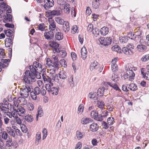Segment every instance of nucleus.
I'll use <instances>...</instances> for the list:
<instances>
[{
    "instance_id": "obj_1",
    "label": "nucleus",
    "mask_w": 149,
    "mask_h": 149,
    "mask_svg": "<svg viewBox=\"0 0 149 149\" xmlns=\"http://www.w3.org/2000/svg\"><path fill=\"white\" fill-rule=\"evenodd\" d=\"M46 93V91L45 89H41L38 87H36L31 92L30 95L31 98L33 100H37V95L40 94L42 96H44Z\"/></svg>"
},
{
    "instance_id": "obj_2",
    "label": "nucleus",
    "mask_w": 149,
    "mask_h": 149,
    "mask_svg": "<svg viewBox=\"0 0 149 149\" xmlns=\"http://www.w3.org/2000/svg\"><path fill=\"white\" fill-rule=\"evenodd\" d=\"M29 69L31 72H38L39 73L42 70V66L41 64L38 62L35 61L33 65L30 66Z\"/></svg>"
},
{
    "instance_id": "obj_3",
    "label": "nucleus",
    "mask_w": 149,
    "mask_h": 149,
    "mask_svg": "<svg viewBox=\"0 0 149 149\" xmlns=\"http://www.w3.org/2000/svg\"><path fill=\"white\" fill-rule=\"evenodd\" d=\"M31 92V88L30 86H23L20 88V95L25 98H27L29 95V92Z\"/></svg>"
},
{
    "instance_id": "obj_4",
    "label": "nucleus",
    "mask_w": 149,
    "mask_h": 149,
    "mask_svg": "<svg viewBox=\"0 0 149 149\" xmlns=\"http://www.w3.org/2000/svg\"><path fill=\"white\" fill-rule=\"evenodd\" d=\"M38 72H31V73L30 72L29 76L28 77H25L24 79V81L25 83L28 84H32L33 83V80H34L35 78L36 74H37Z\"/></svg>"
},
{
    "instance_id": "obj_5",
    "label": "nucleus",
    "mask_w": 149,
    "mask_h": 149,
    "mask_svg": "<svg viewBox=\"0 0 149 149\" xmlns=\"http://www.w3.org/2000/svg\"><path fill=\"white\" fill-rule=\"evenodd\" d=\"M99 41L100 44L104 46H108L111 44V39L110 37H101L99 38Z\"/></svg>"
},
{
    "instance_id": "obj_6",
    "label": "nucleus",
    "mask_w": 149,
    "mask_h": 149,
    "mask_svg": "<svg viewBox=\"0 0 149 149\" xmlns=\"http://www.w3.org/2000/svg\"><path fill=\"white\" fill-rule=\"evenodd\" d=\"M48 21L49 24V29L50 31H54L55 30L57 31V29H59L56 27V23L52 18H49Z\"/></svg>"
},
{
    "instance_id": "obj_7",
    "label": "nucleus",
    "mask_w": 149,
    "mask_h": 149,
    "mask_svg": "<svg viewBox=\"0 0 149 149\" xmlns=\"http://www.w3.org/2000/svg\"><path fill=\"white\" fill-rule=\"evenodd\" d=\"M44 2L45 4L43 5V7L45 10L48 9L54 5L53 0H45Z\"/></svg>"
},
{
    "instance_id": "obj_8",
    "label": "nucleus",
    "mask_w": 149,
    "mask_h": 149,
    "mask_svg": "<svg viewBox=\"0 0 149 149\" xmlns=\"http://www.w3.org/2000/svg\"><path fill=\"white\" fill-rule=\"evenodd\" d=\"M9 106H11L10 104H8L7 105L6 104L1 103L0 104V109L4 114L8 111L9 109L8 107Z\"/></svg>"
},
{
    "instance_id": "obj_9",
    "label": "nucleus",
    "mask_w": 149,
    "mask_h": 149,
    "mask_svg": "<svg viewBox=\"0 0 149 149\" xmlns=\"http://www.w3.org/2000/svg\"><path fill=\"white\" fill-rule=\"evenodd\" d=\"M107 91V88H106L104 87H100L97 91V95L98 96L101 97L103 95H105V94H106L105 93Z\"/></svg>"
},
{
    "instance_id": "obj_10",
    "label": "nucleus",
    "mask_w": 149,
    "mask_h": 149,
    "mask_svg": "<svg viewBox=\"0 0 149 149\" xmlns=\"http://www.w3.org/2000/svg\"><path fill=\"white\" fill-rule=\"evenodd\" d=\"M49 45L54 48L55 51L57 52L60 53V50L58 49L59 44L57 42L53 41H51L49 42Z\"/></svg>"
},
{
    "instance_id": "obj_11",
    "label": "nucleus",
    "mask_w": 149,
    "mask_h": 149,
    "mask_svg": "<svg viewBox=\"0 0 149 149\" xmlns=\"http://www.w3.org/2000/svg\"><path fill=\"white\" fill-rule=\"evenodd\" d=\"M13 110L16 113H17L19 116H23L25 113L26 111L25 109L22 107H20L17 109H14L13 108Z\"/></svg>"
},
{
    "instance_id": "obj_12",
    "label": "nucleus",
    "mask_w": 149,
    "mask_h": 149,
    "mask_svg": "<svg viewBox=\"0 0 149 149\" xmlns=\"http://www.w3.org/2000/svg\"><path fill=\"white\" fill-rule=\"evenodd\" d=\"M64 13L66 14H69L70 11V6L69 4L67 3L65 4L62 8Z\"/></svg>"
},
{
    "instance_id": "obj_13",
    "label": "nucleus",
    "mask_w": 149,
    "mask_h": 149,
    "mask_svg": "<svg viewBox=\"0 0 149 149\" xmlns=\"http://www.w3.org/2000/svg\"><path fill=\"white\" fill-rule=\"evenodd\" d=\"M44 36L47 40L52 39L54 37V33L51 31H48L44 33Z\"/></svg>"
},
{
    "instance_id": "obj_14",
    "label": "nucleus",
    "mask_w": 149,
    "mask_h": 149,
    "mask_svg": "<svg viewBox=\"0 0 149 149\" xmlns=\"http://www.w3.org/2000/svg\"><path fill=\"white\" fill-rule=\"evenodd\" d=\"M100 67V64L96 61H94L90 65V70H93L94 69H97Z\"/></svg>"
},
{
    "instance_id": "obj_15",
    "label": "nucleus",
    "mask_w": 149,
    "mask_h": 149,
    "mask_svg": "<svg viewBox=\"0 0 149 149\" xmlns=\"http://www.w3.org/2000/svg\"><path fill=\"white\" fill-rule=\"evenodd\" d=\"M24 97H19L17 100L16 105L17 107L18 106V104H17V103L18 104L19 103H21L22 104H23L24 105L26 104L27 100Z\"/></svg>"
},
{
    "instance_id": "obj_16",
    "label": "nucleus",
    "mask_w": 149,
    "mask_h": 149,
    "mask_svg": "<svg viewBox=\"0 0 149 149\" xmlns=\"http://www.w3.org/2000/svg\"><path fill=\"white\" fill-rule=\"evenodd\" d=\"M122 52L126 55H131L133 53L132 51L130 49H129L127 47H123Z\"/></svg>"
},
{
    "instance_id": "obj_17",
    "label": "nucleus",
    "mask_w": 149,
    "mask_h": 149,
    "mask_svg": "<svg viewBox=\"0 0 149 149\" xmlns=\"http://www.w3.org/2000/svg\"><path fill=\"white\" fill-rule=\"evenodd\" d=\"M99 126L97 123H93L90 125V129L91 131L93 132H96L98 129Z\"/></svg>"
},
{
    "instance_id": "obj_18",
    "label": "nucleus",
    "mask_w": 149,
    "mask_h": 149,
    "mask_svg": "<svg viewBox=\"0 0 149 149\" xmlns=\"http://www.w3.org/2000/svg\"><path fill=\"white\" fill-rule=\"evenodd\" d=\"M127 73H128L129 79H128L129 81H132L134 79V78L135 76V74L133 72L132 69L130 70V69L129 68V71H127Z\"/></svg>"
},
{
    "instance_id": "obj_19",
    "label": "nucleus",
    "mask_w": 149,
    "mask_h": 149,
    "mask_svg": "<svg viewBox=\"0 0 149 149\" xmlns=\"http://www.w3.org/2000/svg\"><path fill=\"white\" fill-rule=\"evenodd\" d=\"M144 69L142 68L141 70V74L142 77L146 80H149V71L146 72V73L144 72Z\"/></svg>"
},
{
    "instance_id": "obj_20",
    "label": "nucleus",
    "mask_w": 149,
    "mask_h": 149,
    "mask_svg": "<svg viewBox=\"0 0 149 149\" xmlns=\"http://www.w3.org/2000/svg\"><path fill=\"white\" fill-rule=\"evenodd\" d=\"M3 22L5 23L8 22H10L12 20V16L10 14H6V15H4L3 16Z\"/></svg>"
},
{
    "instance_id": "obj_21",
    "label": "nucleus",
    "mask_w": 149,
    "mask_h": 149,
    "mask_svg": "<svg viewBox=\"0 0 149 149\" xmlns=\"http://www.w3.org/2000/svg\"><path fill=\"white\" fill-rule=\"evenodd\" d=\"M61 11L59 10H54L51 11L50 16H59L61 15Z\"/></svg>"
},
{
    "instance_id": "obj_22",
    "label": "nucleus",
    "mask_w": 149,
    "mask_h": 149,
    "mask_svg": "<svg viewBox=\"0 0 149 149\" xmlns=\"http://www.w3.org/2000/svg\"><path fill=\"white\" fill-rule=\"evenodd\" d=\"M85 136V133L84 132H81L79 130L76 132V137L78 140H79L83 138Z\"/></svg>"
},
{
    "instance_id": "obj_23",
    "label": "nucleus",
    "mask_w": 149,
    "mask_h": 149,
    "mask_svg": "<svg viewBox=\"0 0 149 149\" xmlns=\"http://www.w3.org/2000/svg\"><path fill=\"white\" fill-rule=\"evenodd\" d=\"M63 25V31L64 32H68L70 29L69 23L68 22H65Z\"/></svg>"
},
{
    "instance_id": "obj_24",
    "label": "nucleus",
    "mask_w": 149,
    "mask_h": 149,
    "mask_svg": "<svg viewBox=\"0 0 149 149\" xmlns=\"http://www.w3.org/2000/svg\"><path fill=\"white\" fill-rule=\"evenodd\" d=\"M92 122V120L87 118H82L81 123L83 124H86Z\"/></svg>"
},
{
    "instance_id": "obj_25",
    "label": "nucleus",
    "mask_w": 149,
    "mask_h": 149,
    "mask_svg": "<svg viewBox=\"0 0 149 149\" xmlns=\"http://www.w3.org/2000/svg\"><path fill=\"white\" fill-rule=\"evenodd\" d=\"M107 84L116 90V91H121V90L119 88L117 84L116 83H111L110 82H107Z\"/></svg>"
},
{
    "instance_id": "obj_26",
    "label": "nucleus",
    "mask_w": 149,
    "mask_h": 149,
    "mask_svg": "<svg viewBox=\"0 0 149 149\" xmlns=\"http://www.w3.org/2000/svg\"><path fill=\"white\" fill-rule=\"evenodd\" d=\"M109 32V29L107 27L104 26L102 28L100 31V33L101 35L105 36L107 35Z\"/></svg>"
},
{
    "instance_id": "obj_27",
    "label": "nucleus",
    "mask_w": 149,
    "mask_h": 149,
    "mask_svg": "<svg viewBox=\"0 0 149 149\" xmlns=\"http://www.w3.org/2000/svg\"><path fill=\"white\" fill-rule=\"evenodd\" d=\"M99 0H94V1L92 2L93 8L97 9L99 8L100 6Z\"/></svg>"
},
{
    "instance_id": "obj_28",
    "label": "nucleus",
    "mask_w": 149,
    "mask_h": 149,
    "mask_svg": "<svg viewBox=\"0 0 149 149\" xmlns=\"http://www.w3.org/2000/svg\"><path fill=\"white\" fill-rule=\"evenodd\" d=\"M5 45L6 47H9L12 45V40L9 38H6L5 40Z\"/></svg>"
},
{
    "instance_id": "obj_29",
    "label": "nucleus",
    "mask_w": 149,
    "mask_h": 149,
    "mask_svg": "<svg viewBox=\"0 0 149 149\" xmlns=\"http://www.w3.org/2000/svg\"><path fill=\"white\" fill-rule=\"evenodd\" d=\"M7 132L11 136L13 137H14L15 135V131L13 129H11L10 127H7Z\"/></svg>"
},
{
    "instance_id": "obj_30",
    "label": "nucleus",
    "mask_w": 149,
    "mask_h": 149,
    "mask_svg": "<svg viewBox=\"0 0 149 149\" xmlns=\"http://www.w3.org/2000/svg\"><path fill=\"white\" fill-rule=\"evenodd\" d=\"M59 77L60 79H65L67 77L66 73L64 71H62L59 73Z\"/></svg>"
},
{
    "instance_id": "obj_31",
    "label": "nucleus",
    "mask_w": 149,
    "mask_h": 149,
    "mask_svg": "<svg viewBox=\"0 0 149 149\" xmlns=\"http://www.w3.org/2000/svg\"><path fill=\"white\" fill-rule=\"evenodd\" d=\"M55 38L57 40H61L63 38V34L61 32H57L55 35Z\"/></svg>"
},
{
    "instance_id": "obj_32",
    "label": "nucleus",
    "mask_w": 149,
    "mask_h": 149,
    "mask_svg": "<svg viewBox=\"0 0 149 149\" xmlns=\"http://www.w3.org/2000/svg\"><path fill=\"white\" fill-rule=\"evenodd\" d=\"M97 106L100 109L103 110L104 109V104L103 101H97Z\"/></svg>"
},
{
    "instance_id": "obj_33",
    "label": "nucleus",
    "mask_w": 149,
    "mask_h": 149,
    "mask_svg": "<svg viewBox=\"0 0 149 149\" xmlns=\"http://www.w3.org/2000/svg\"><path fill=\"white\" fill-rule=\"evenodd\" d=\"M112 49L113 51H115L118 53H122V50L118 45L114 46L112 47Z\"/></svg>"
},
{
    "instance_id": "obj_34",
    "label": "nucleus",
    "mask_w": 149,
    "mask_h": 149,
    "mask_svg": "<svg viewBox=\"0 0 149 149\" xmlns=\"http://www.w3.org/2000/svg\"><path fill=\"white\" fill-rule=\"evenodd\" d=\"M7 6V5L4 3L1 4L0 6V15L3 13V11L5 10V8Z\"/></svg>"
},
{
    "instance_id": "obj_35",
    "label": "nucleus",
    "mask_w": 149,
    "mask_h": 149,
    "mask_svg": "<svg viewBox=\"0 0 149 149\" xmlns=\"http://www.w3.org/2000/svg\"><path fill=\"white\" fill-rule=\"evenodd\" d=\"M52 92V94L54 95H57L58 93V90L57 88L53 87L51 89L50 92Z\"/></svg>"
},
{
    "instance_id": "obj_36",
    "label": "nucleus",
    "mask_w": 149,
    "mask_h": 149,
    "mask_svg": "<svg viewBox=\"0 0 149 149\" xmlns=\"http://www.w3.org/2000/svg\"><path fill=\"white\" fill-rule=\"evenodd\" d=\"M24 119L27 122L29 123L32 122L33 120V116L29 114L26 115L25 116Z\"/></svg>"
},
{
    "instance_id": "obj_37",
    "label": "nucleus",
    "mask_w": 149,
    "mask_h": 149,
    "mask_svg": "<svg viewBox=\"0 0 149 149\" xmlns=\"http://www.w3.org/2000/svg\"><path fill=\"white\" fill-rule=\"evenodd\" d=\"M130 90L133 91H136L137 89L136 85L132 83L129 85V86L128 87Z\"/></svg>"
},
{
    "instance_id": "obj_38",
    "label": "nucleus",
    "mask_w": 149,
    "mask_h": 149,
    "mask_svg": "<svg viewBox=\"0 0 149 149\" xmlns=\"http://www.w3.org/2000/svg\"><path fill=\"white\" fill-rule=\"evenodd\" d=\"M55 20L58 24L60 25L64 24L66 22L61 17H59L56 18H55Z\"/></svg>"
},
{
    "instance_id": "obj_39",
    "label": "nucleus",
    "mask_w": 149,
    "mask_h": 149,
    "mask_svg": "<svg viewBox=\"0 0 149 149\" xmlns=\"http://www.w3.org/2000/svg\"><path fill=\"white\" fill-rule=\"evenodd\" d=\"M53 86V84L52 83H48L46 84L45 85V88L46 90L49 93L50 92V91L52 89V87Z\"/></svg>"
},
{
    "instance_id": "obj_40",
    "label": "nucleus",
    "mask_w": 149,
    "mask_h": 149,
    "mask_svg": "<svg viewBox=\"0 0 149 149\" xmlns=\"http://www.w3.org/2000/svg\"><path fill=\"white\" fill-rule=\"evenodd\" d=\"M137 48L139 52H143L146 49V46L143 45H138Z\"/></svg>"
},
{
    "instance_id": "obj_41",
    "label": "nucleus",
    "mask_w": 149,
    "mask_h": 149,
    "mask_svg": "<svg viewBox=\"0 0 149 149\" xmlns=\"http://www.w3.org/2000/svg\"><path fill=\"white\" fill-rule=\"evenodd\" d=\"M100 113H101L102 117H106L108 115V112L107 110L103 109L101 110Z\"/></svg>"
},
{
    "instance_id": "obj_42",
    "label": "nucleus",
    "mask_w": 149,
    "mask_h": 149,
    "mask_svg": "<svg viewBox=\"0 0 149 149\" xmlns=\"http://www.w3.org/2000/svg\"><path fill=\"white\" fill-rule=\"evenodd\" d=\"M43 114V111L41 108L40 106L38 107V116H39V117H42Z\"/></svg>"
},
{
    "instance_id": "obj_43",
    "label": "nucleus",
    "mask_w": 149,
    "mask_h": 149,
    "mask_svg": "<svg viewBox=\"0 0 149 149\" xmlns=\"http://www.w3.org/2000/svg\"><path fill=\"white\" fill-rule=\"evenodd\" d=\"M3 117L5 124L8 125L10 122V119L8 117L5 116V115H3Z\"/></svg>"
},
{
    "instance_id": "obj_44",
    "label": "nucleus",
    "mask_w": 149,
    "mask_h": 149,
    "mask_svg": "<svg viewBox=\"0 0 149 149\" xmlns=\"http://www.w3.org/2000/svg\"><path fill=\"white\" fill-rule=\"evenodd\" d=\"M53 61H52L49 58H47L46 60V67H51L53 64Z\"/></svg>"
},
{
    "instance_id": "obj_45",
    "label": "nucleus",
    "mask_w": 149,
    "mask_h": 149,
    "mask_svg": "<svg viewBox=\"0 0 149 149\" xmlns=\"http://www.w3.org/2000/svg\"><path fill=\"white\" fill-rule=\"evenodd\" d=\"M40 133H37L36 136V143H37V145H38L40 141Z\"/></svg>"
},
{
    "instance_id": "obj_46",
    "label": "nucleus",
    "mask_w": 149,
    "mask_h": 149,
    "mask_svg": "<svg viewBox=\"0 0 149 149\" xmlns=\"http://www.w3.org/2000/svg\"><path fill=\"white\" fill-rule=\"evenodd\" d=\"M114 120V119L113 117H109L107 119V124L109 125H112Z\"/></svg>"
},
{
    "instance_id": "obj_47",
    "label": "nucleus",
    "mask_w": 149,
    "mask_h": 149,
    "mask_svg": "<svg viewBox=\"0 0 149 149\" xmlns=\"http://www.w3.org/2000/svg\"><path fill=\"white\" fill-rule=\"evenodd\" d=\"M92 32L95 36H97L99 35L100 31H99L97 29L95 28L93 29Z\"/></svg>"
},
{
    "instance_id": "obj_48",
    "label": "nucleus",
    "mask_w": 149,
    "mask_h": 149,
    "mask_svg": "<svg viewBox=\"0 0 149 149\" xmlns=\"http://www.w3.org/2000/svg\"><path fill=\"white\" fill-rule=\"evenodd\" d=\"M2 138L4 140H6L7 139L8 137V139L9 138H10L9 136H8L7 133L5 131L3 132L2 134Z\"/></svg>"
},
{
    "instance_id": "obj_49",
    "label": "nucleus",
    "mask_w": 149,
    "mask_h": 149,
    "mask_svg": "<svg viewBox=\"0 0 149 149\" xmlns=\"http://www.w3.org/2000/svg\"><path fill=\"white\" fill-rule=\"evenodd\" d=\"M52 65V67H55L56 69H58V68L59 62L58 60H55V61H53Z\"/></svg>"
},
{
    "instance_id": "obj_50",
    "label": "nucleus",
    "mask_w": 149,
    "mask_h": 149,
    "mask_svg": "<svg viewBox=\"0 0 149 149\" xmlns=\"http://www.w3.org/2000/svg\"><path fill=\"white\" fill-rule=\"evenodd\" d=\"M96 94L94 92H91L89 94V98L91 99H94V100H96L97 98L95 97Z\"/></svg>"
},
{
    "instance_id": "obj_51",
    "label": "nucleus",
    "mask_w": 149,
    "mask_h": 149,
    "mask_svg": "<svg viewBox=\"0 0 149 149\" xmlns=\"http://www.w3.org/2000/svg\"><path fill=\"white\" fill-rule=\"evenodd\" d=\"M98 113L96 112V111L95 110H93L92 111L91 113V117L94 119L95 118V117L97 115V114Z\"/></svg>"
},
{
    "instance_id": "obj_52",
    "label": "nucleus",
    "mask_w": 149,
    "mask_h": 149,
    "mask_svg": "<svg viewBox=\"0 0 149 149\" xmlns=\"http://www.w3.org/2000/svg\"><path fill=\"white\" fill-rule=\"evenodd\" d=\"M96 116L94 119L95 120L100 121H102L103 120V117L102 116H101V113H100V115H98L97 114V115Z\"/></svg>"
},
{
    "instance_id": "obj_53",
    "label": "nucleus",
    "mask_w": 149,
    "mask_h": 149,
    "mask_svg": "<svg viewBox=\"0 0 149 149\" xmlns=\"http://www.w3.org/2000/svg\"><path fill=\"white\" fill-rule=\"evenodd\" d=\"M68 81L70 84V85L71 86H74V81L73 80V77L72 75H71L68 78Z\"/></svg>"
},
{
    "instance_id": "obj_54",
    "label": "nucleus",
    "mask_w": 149,
    "mask_h": 149,
    "mask_svg": "<svg viewBox=\"0 0 149 149\" xmlns=\"http://www.w3.org/2000/svg\"><path fill=\"white\" fill-rule=\"evenodd\" d=\"M27 109L29 111H32L34 109V106L33 104L29 103L27 104Z\"/></svg>"
},
{
    "instance_id": "obj_55",
    "label": "nucleus",
    "mask_w": 149,
    "mask_h": 149,
    "mask_svg": "<svg viewBox=\"0 0 149 149\" xmlns=\"http://www.w3.org/2000/svg\"><path fill=\"white\" fill-rule=\"evenodd\" d=\"M38 27L39 30L42 31L45 30V28L47 27V26H45L43 24H40L38 26Z\"/></svg>"
},
{
    "instance_id": "obj_56",
    "label": "nucleus",
    "mask_w": 149,
    "mask_h": 149,
    "mask_svg": "<svg viewBox=\"0 0 149 149\" xmlns=\"http://www.w3.org/2000/svg\"><path fill=\"white\" fill-rule=\"evenodd\" d=\"M42 133L43 135L42 137V139L43 140L46 137L47 134V130L45 128H44L42 131Z\"/></svg>"
},
{
    "instance_id": "obj_57",
    "label": "nucleus",
    "mask_w": 149,
    "mask_h": 149,
    "mask_svg": "<svg viewBox=\"0 0 149 149\" xmlns=\"http://www.w3.org/2000/svg\"><path fill=\"white\" fill-rule=\"evenodd\" d=\"M111 79L114 82H116L118 80L117 75H116L115 74H113L111 77Z\"/></svg>"
},
{
    "instance_id": "obj_58",
    "label": "nucleus",
    "mask_w": 149,
    "mask_h": 149,
    "mask_svg": "<svg viewBox=\"0 0 149 149\" xmlns=\"http://www.w3.org/2000/svg\"><path fill=\"white\" fill-rule=\"evenodd\" d=\"M107 123L105 121H103L102 122V126L103 128L107 129L109 127Z\"/></svg>"
},
{
    "instance_id": "obj_59",
    "label": "nucleus",
    "mask_w": 149,
    "mask_h": 149,
    "mask_svg": "<svg viewBox=\"0 0 149 149\" xmlns=\"http://www.w3.org/2000/svg\"><path fill=\"white\" fill-rule=\"evenodd\" d=\"M93 25L91 24L88 25L87 27V30L88 32H91L93 30Z\"/></svg>"
},
{
    "instance_id": "obj_60",
    "label": "nucleus",
    "mask_w": 149,
    "mask_h": 149,
    "mask_svg": "<svg viewBox=\"0 0 149 149\" xmlns=\"http://www.w3.org/2000/svg\"><path fill=\"white\" fill-rule=\"evenodd\" d=\"M13 144L12 139L10 138H9L8 140L6 141V145L8 147H10Z\"/></svg>"
},
{
    "instance_id": "obj_61",
    "label": "nucleus",
    "mask_w": 149,
    "mask_h": 149,
    "mask_svg": "<svg viewBox=\"0 0 149 149\" xmlns=\"http://www.w3.org/2000/svg\"><path fill=\"white\" fill-rule=\"evenodd\" d=\"M149 59V56L148 55L146 54L143 56L141 60L143 61H146Z\"/></svg>"
},
{
    "instance_id": "obj_62",
    "label": "nucleus",
    "mask_w": 149,
    "mask_h": 149,
    "mask_svg": "<svg viewBox=\"0 0 149 149\" xmlns=\"http://www.w3.org/2000/svg\"><path fill=\"white\" fill-rule=\"evenodd\" d=\"M84 107L82 104H80L78 108V113H79L81 112H82L83 111Z\"/></svg>"
},
{
    "instance_id": "obj_63",
    "label": "nucleus",
    "mask_w": 149,
    "mask_h": 149,
    "mask_svg": "<svg viewBox=\"0 0 149 149\" xmlns=\"http://www.w3.org/2000/svg\"><path fill=\"white\" fill-rule=\"evenodd\" d=\"M61 56L62 58H64L67 55V53L65 51L62 50L60 51Z\"/></svg>"
},
{
    "instance_id": "obj_64",
    "label": "nucleus",
    "mask_w": 149,
    "mask_h": 149,
    "mask_svg": "<svg viewBox=\"0 0 149 149\" xmlns=\"http://www.w3.org/2000/svg\"><path fill=\"white\" fill-rule=\"evenodd\" d=\"M4 32L7 37H10L12 36V33L9 30H5Z\"/></svg>"
}]
</instances>
